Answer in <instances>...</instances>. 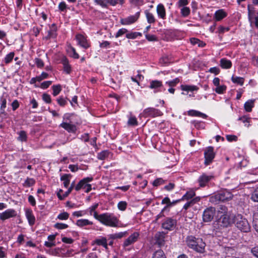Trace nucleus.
Masks as SVG:
<instances>
[{
    "instance_id": "13",
    "label": "nucleus",
    "mask_w": 258,
    "mask_h": 258,
    "mask_svg": "<svg viewBox=\"0 0 258 258\" xmlns=\"http://www.w3.org/2000/svg\"><path fill=\"white\" fill-rule=\"evenodd\" d=\"M76 39L78 42V44L83 48L86 49L89 47V45L87 42L86 38L81 34L76 35Z\"/></svg>"
},
{
    "instance_id": "54",
    "label": "nucleus",
    "mask_w": 258,
    "mask_h": 258,
    "mask_svg": "<svg viewBox=\"0 0 258 258\" xmlns=\"http://www.w3.org/2000/svg\"><path fill=\"white\" fill-rule=\"evenodd\" d=\"M163 182H164L162 178H157V179H155L154 181L153 184L155 186H157L162 184Z\"/></svg>"
},
{
    "instance_id": "39",
    "label": "nucleus",
    "mask_w": 258,
    "mask_h": 258,
    "mask_svg": "<svg viewBox=\"0 0 258 258\" xmlns=\"http://www.w3.org/2000/svg\"><path fill=\"white\" fill-rule=\"evenodd\" d=\"M108 4L114 6L117 4L122 5L124 1L123 0H105Z\"/></svg>"
},
{
    "instance_id": "40",
    "label": "nucleus",
    "mask_w": 258,
    "mask_h": 258,
    "mask_svg": "<svg viewBox=\"0 0 258 258\" xmlns=\"http://www.w3.org/2000/svg\"><path fill=\"white\" fill-rule=\"evenodd\" d=\"M226 86L225 85H219L217 86L216 88L215 89V91L218 94H221L223 93V92L226 90Z\"/></svg>"
},
{
    "instance_id": "48",
    "label": "nucleus",
    "mask_w": 258,
    "mask_h": 258,
    "mask_svg": "<svg viewBox=\"0 0 258 258\" xmlns=\"http://www.w3.org/2000/svg\"><path fill=\"white\" fill-rule=\"evenodd\" d=\"M69 216V214L67 212H63L58 215L57 218L60 220H66L68 219Z\"/></svg>"
},
{
    "instance_id": "1",
    "label": "nucleus",
    "mask_w": 258,
    "mask_h": 258,
    "mask_svg": "<svg viewBox=\"0 0 258 258\" xmlns=\"http://www.w3.org/2000/svg\"><path fill=\"white\" fill-rule=\"evenodd\" d=\"M188 246L200 253H203L205 251L206 244L201 238H196L194 237H189L187 240Z\"/></svg>"
},
{
    "instance_id": "16",
    "label": "nucleus",
    "mask_w": 258,
    "mask_h": 258,
    "mask_svg": "<svg viewBox=\"0 0 258 258\" xmlns=\"http://www.w3.org/2000/svg\"><path fill=\"white\" fill-rule=\"evenodd\" d=\"M60 126L69 132L75 133L76 131V126L69 123L63 122Z\"/></svg>"
},
{
    "instance_id": "9",
    "label": "nucleus",
    "mask_w": 258,
    "mask_h": 258,
    "mask_svg": "<svg viewBox=\"0 0 258 258\" xmlns=\"http://www.w3.org/2000/svg\"><path fill=\"white\" fill-rule=\"evenodd\" d=\"M16 215V212L14 210L8 209L0 214V219L4 221L10 218L15 217Z\"/></svg>"
},
{
    "instance_id": "31",
    "label": "nucleus",
    "mask_w": 258,
    "mask_h": 258,
    "mask_svg": "<svg viewBox=\"0 0 258 258\" xmlns=\"http://www.w3.org/2000/svg\"><path fill=\"white\" fill-rule=\"evenodd\" d=\"M181 88L182 90L186 91H197L199 89L197 86L190 85H182Z\"/></svg>"
},
{
    "instance_id": "45",
    "label": "nucleus",
    "mask_w": 258,
    "mask_h": 258,
    "mask_svg": "<svg viewBox=\"0 0 258 258\" xmlns=\"http://www.w3.org/2000/svg\"><path fill=\"white\" fill-rule=\"evenodd\" d=\"M127 123L130 125H136L138 124V121L135 117H131L129 118Z\"/></svg>"
},
{
    "instance_id": "24",
    "label": "nucleus",
    "mask_w": 258,
    "mask_h": 258,
    "mask_svg": "<svg viewBox=\"0 0 258 258\" xmlns=\"http://www.w3.org/2000/svg\"><path fill=\"white\" fill-rule=\"evenodd\" d=\"M221 194L218 193L210 198V202L213 204H217L218 202H222Z\"/></svg>"
},
{
    "instance_id": "53",
    "label": "nucleus",
    "mask_w": 258,
    "mask_h": 258,
    "mask_svg": "<svg viewBox=\"0 0 258 258\" xmlns=\"http://www.w3.org/2000/svg\"><path fill=\"white\" fill-rule=\"evenodd\" d=\"M146 38L149 41H157V38L154 35H146Z\"/></svg>"
},
{
    "instance_id": "33",
    "label": "nucleus",
    "mask_w": 258,
    "mask_h": 258,
    "mask_svg": "<svg viewBox=\"0 0 258 258\" xmlns=\"http://www.w3.org/2000/svg\"><path fill=\"white\" fill-rule=\"evenodd\" d=\"M90 224H92V222L86 219L78 220L77 221V225L80 227Z\"/></svg>"
},
{
    "instance_id": "23",
    "label": "nucleus",
    "mask_w": 258,
    "mask_h": 258,
    "mask_svg": "<svg viewBox=\"0 0 258 258\" xmlns=\"http://www.w3.org/2000/svg\"><path fill=\"white\" fill-rule=\"evenodd\" d=\"M72 177L71 174H64L63 175L61 178L60 180L61 181H63V185L65 187H68L70 184V178Z\"/></svg>"
},
{
    "instance_id": "57",
    "label": "nucleus",
    "mask_w": 258,
    "mask_h": 258,
    "mask_svg": "<svg viewBox=\"0 0 258 258\" xmlns=\"http://www.w3.org/2000/svg\"><path fill=\"white\" fill-rule=\"evenodd\" d=\"M70 48L73 52V55H72V56L74 58H79V55L76 52L75 49L71 46H70Z\"/></svg>"
},
{
    "instance_id": "29",
    "label": "nucleus",
    "mask_w": 258,
    "mask_h": 258,
    "mask_svg": "<svg viewBox=\"0 0 258 258\" xmlns=\"http://www.w3.org/2000/svg\"><path fill=\"white\" fill-rule=\"evenodd\" d=\"M162 86V82L158 80H153L151 81L149 87L151 89H157L161 87Z\"/></svg>"
},
{
    "instance_id": "64",
    "label": "nucleus",
    "mask_w": 258,
    "mask_h": 258,
    "mask_svg": "<svg viewBox=\"0 0 258 258\" xmlns=\"http://www.w3.org/2000/svg\"><path fill=\"white\" fill-rule=\"evenodd\" d=\"M253 254L258 258V247H255L251 249Z\"/></svg>"
},
{
    "instance_id": "26",
    "label": "nucleus",
    "mask_w": 258,
    "mask_h": 258,
    "mask_svg": "<svg viewBox=\"0 0 258 258\" xmlns=\"http://www.w3.org/2000/svg\"><path fill=\"white\" fill-rule=\"evenodd\" d=\"M188 114L190 116H200L204 118L207 117V115L205 114L195 110H189L188 111Z\"/></svg>"
},
{
    "instance_id": "55",
    "label": "nucleus",
    "mask_w": 258,
    "mask_h": 258,
    "mask_svg": "<svg viewBox=\"0 0 258 258\" xmlns=\"http://www.w3.org/2000/svg\"><path fill=\"white\" fill-rule=\"evenodd\" d=\"M227 140L229 142L236 141L237 140V137L235 135H227L226 136Z\"/></svg>"
},
{
    "instance_id": "22",
    "label": "nucleus",
    "mask_w": 258,
    "mask_h": 258,
    "mask_svg": "<svg viewBox=\"0 0 258 258\" xmlns=\"http://www.w3.org/2000/svg\"><path fill=\"white\" fill-rule=\"evenodd\" d=\"M220 66L223 69H229L231 67L232 63L229 60L222 58L220 60Z\"/></svg>"
},
{
    "instance_id": "28",
    "label": "nucleus",
    "mask_w": 258,
    "mask_h": 258,
    "mask_svg": "<svg viewBox=\"0 0 258 258\" xmlns=\"http://www.w3.org/2000/svg\"><path fill=\"white\" fill-rule=\"evenodd\" d=\"M26 215L30 225H33L35 223V219L34 216L33 215L32 212L28 210L26 212Z\"/></svg>"
},
{
    "instance_id": "60",
    "label": "nucleus",
    "mask_w": 258,
    "mask_h": 258,
    "mask_svg": "<svg viewBox=\"0 0 258 258\" xmlns=\"http://www.w3.org/2000/svg\"><path fill=\"white\" fill-rule=\"evenodd\" d=\"M12 106L13 107V110H15L19 106V104L18 101L17 100H14L12 103Z\"/></svg>"
},
{
    "instance_id": "38",
    "label": "nucleus",
    "mask_w": 258,
    "mask_h": 258,
    "mask_svg": "<svg viewBox=\"0 0 258 258\" xmlns=\"http://www.w3.org/2000/svg\"><path fill=\"white\" fill-rule=\"evenodd\" d=\"M146 17H147L148 22L149 23H153L155 22V20L154 17L151 13H150L148 11H146Z\"/></svg>"
},
{
    "instance_id": "43",
    "label": "nucleus",
    "mask_w": 258,
    "mask_h": 258,
    "mask_svg": "<svg viewBox=\"0 0 258 258\" xmlns=\"http://www.w3.org/2000/svg\"><path fill=\"white\" fill-rule=\"evenodd\" d=\"M14 56V53L11 52L8 54L5 58V61L6 63H8L12 61Z\"/></svg>"
},
{
    "instance_id": "46",
    "label": "nucleus",
    "mask_w": 258,
    "mask_h": 258,
    "mask_svg": "<svg viewBox=\"0 0 258 258\" xmlns=\"http://www.w3.org/2000/svg\"><path fill=\"white\" fill-rule=\"evenodd\" d=\"M181 12L183 16L186 17L189 14L190 10L187 7H183L181 9Z\"/></svg>"
},
{
    "instance_id": "52",
    "label": "nucleus",
    "mask_w": 258,
    "mask_h": 258,
    "mask_svg": "<svg viewBox=\"0 0 258 258\" xmlns=\"http://www.w3.org/2000/svg\"><path fill=\"white\" fill-rule=\"evenodd\" d=\"M179 82V79L178 78H176L173 80L169 82H167L166 84H167L169 86L173 87L175 86L177 83Z\"/></svg>"
},
{
    "instance_id": "34",
    "label": "nucleus",
    "mask_w": 258,
    "mask_h": 258,
    "mask_svg": "<svg viewBox=\"0 0 258 258\" xmlns=\"http://www.w3.org/2000/svg\"><path fill=\"white\" fill-rule=\"evenodd\" d=\"M152 258H166V256L163 251L159 249L154 252Z\"/></svg>"
},
{
    "instance_id": "32",
    "label": "nucleus",
    "mask_w": 258,
    "mask_h": 258,
    "mask_svg": "<svg viewBox=\"0 0 258 258\" xmlns=\"http://www.w3.org/2000/svg\"><path fill=\"white\" fill-rule=\"evenodd\" d=\"M95 243L99 245H102L106 249L107 248V240L105 238L102 237L101 239H97L95 240Z\"/></svg>"
},
{
    "instance_id": "59",
    "label": "nucleus",
    "mask_w": 258,
    "mask_h": 258,
    "mask_svg": "<svg viewBox=\"0 0 258 258\" xmlns=\"http://www.w3.org/2000/svg\"><path fill=\"white\" fill-rule=\"evenodd\" d=\"M195 196L194 192H187L186 195H185L183 198L184 199L188 200L189 199H191Z\"/></svg>"
},
{
    "instance_id": "14",
    "label": "nucleus",
    "mask_w": 258,
    "mask_h": 258,
    "mask_svg": "<svg viewBox=\"0 0 258 258\" xmlns=\"http://www.w3.org/2000/svg\"><path fill=\"white\" fill-rule=\"evenodd\" d=\"M138 16H131L125 19H122L120 20V23L122 25H128L136 22L138 19Z\"/></svg>"
},
{
    "instance_id": "15",
    "label": "nucleus",
    "mask_w": 258,
    "mask_h": 258,
    "mask_svg": "<svg viewBox=\"0 0 258 258\" xmlns=\"http://www.w3.org/2000/svg\"><path fill=\"white\" fill-rule=\"evenodd\" d=\"M248 19L251 23L253 22L252 19L254 18V23L255 26L258 27V13L256 16H254L253 17V15H254V11L250 8L249 6H248Z\"/></svg>"
},
{
    "instance_id": "19",
    "label": "nucleus",
    "mask_w": 258,
    "mask_h": 258,
    "mask_svg": "<svg viewBox=\"0 0 258 258\" xmlns=\"http://www.w3.org/2000/svg\"><path fill=\"white\" fill-rule=\"evenodd\" d=\"M61 61L63 66L64 71L67 74H70L71 71V66L69 64L68 59L66 57H63Z\"/></svg>"
},
{
    "instance_id": "47",
    "label": "nucleus",
    "mask_w": 258,
    "mask_h": 258,
    "mask_svg": "<svg viewBox=\"0 0 258 258\" xmlns=\"http://www.w3.org/2000/svg\"><path fill=\"white\" fill-rule=\"evenodd\" d=\"M54 227L59 229H63L68 228V225L66 224L57 223L54 225Z\"/></svg>"
},
{
    "instance_id": "7",
    "label": "nucleus",
    "mask_w": 258,
    "mask_h": 258,
    "mask_svg": "<svg viewBox=\"0 0 258 258\" xmlns=\"http://www.w3.org/2000/svg\"><path fill=\"white\" fill-rule=\"evenodd\" d=\"M165 233L163 232H158L155 235V244L161 247L165 244Z\"/></svg>"
},
{
    "instance_id": "2",
    "label": "nucleus",
    "mask_w": 258,
    "mask_h": 258,
    "mask_svg": "<svg viewBox=\"0 0 258 258\" xmlns=\"http://www.w3.org/2000/svg\"><path fill=\"white\" fill-rule=\"evenodd\" d=\"M235 226L241 231L247 232L250 230V226L247 220L240 214L234 215L233 217Z\"/></svg>"
},
{
    "instance_id": "20",
    "label": "nucleus",
    "mask_w": 258,
    "mask_h": 258,
    "mask_svg": "<svg viewBox=\"0 0 258 258\" xmlns=\"http://www.w3.org/2000/svg\"><path fill=\"white\" fill-rule=\"evenodd\" d=\"M157 12L159 17L164 19L165 17V9L162 4H159L157 7Z\"/></svg>"
},
{
    "instance_id": "3",
    "label": "nucleus",
    "mask_w": 258,
    "mask_h": 258,
    "mask_svg": "<svg viewBox=\"0 0 258 258\" xmlns=\"http://www.w3.org/2000/svg\"><path fill=\"white\" fill-rule=\"evenodd\" d=\"M100 218V222L103 224L111 227L117 226L118 220L116 217L108 214H101Z\"/></svg>"
},
{
    "instance_id": "8",
    "label": "nucleus",
    "mask_w": 258,
    "mask_h": 258,
    "mask_svg": "<svg viewBox=\"0 0 258 258\" xmlns=\"http://www.w3.org/2000/svg\"><path fill=\"white\" fill-rule=\"evenodd\" d=\"M93 180V177H86L85 178L81 180L80 181V182L77 184V185L75 186V189L77 191L79 190L81 188H86V187L89 184L88 182L91 181Z\"/></svg>"
},
{
    "instance_id": "44",
    "label": "nucleus",
    "mask_w": 258,
    "mask_h": 258,
    "mask_svg": "<svg viewBox=\"0 0 258 258\" xmlns=\"http://www.w3.org/2000/svg\"><path fill=\"white\" fill-rule=\"evenodd\" d=\"M127 203L124 201H121L118 203L117 207L121 211H124L126 208Z\"/></svg>"
},
{
    "instance_id": "10",
    "label": "nucleus",
    "mask_w": 258,
    "mask_h": 258,
    "mask_svg": "<svg viewBox=\"0 0 258 258\" xmlns=\"http://www.w3.org/2000/svg\"><path fill=\"white\" fill-rule=\"evenodd\" d=\"M144 115L155 117L161 115V112L154 108H148L144 110Z\"/></svg>"
},
{
    "instance_id": "36",
    "label": "nucleus",
    "mask_w": 258,
    "mask_h": 258,
    "mask_svg": "<svg viewBox=\"0 0 258 258\" xmlns=\"http://www.w3.org/2000/svg\"><path fill=\"white\" fill-rule=\"evenodd\" d=\"M53 95L55 96L57 95L61 91V87L60 85H53L52 86Z\"/></svg>"
},
{
    "instance_id": "63",
    "label": "nucleus",
    "mask_w": 258,
    "mask_h": 258,
    "mask_svg": "<svg viewBox=\"0 0 258 258\" xmlns=\"http://www.w3.org/2000/svg\"><path fill=\"white\" fill-rule=\"evenodd\" d=\"M126 37L127 38H129V39L135 38H136L137 37V32H134V33H131L127 34L126 35Z\"/></svg>"
},
{
    "instance_id": "49",
    "label": "nucleus",
    "mask_w": 258,
    "mask_h": 258,
    "mask_svg": "<svg viewBox=\"0 0 258 258\" xmlns=\"http://www.w3.org/2000/svg\"><path fill=\"white\" fill-rule=\"evenodd\" d=\"M35 182V181L33 178H28L25 182V185L31 186L34 184Z\"/></svg>"
},
{
    "instance_id": "42",
    "label": "nucleus",
    "mask_w": 258,
    "mask_h": 258,
    "mask_svg": "<svg viewBox=\"0 0 258 258\" xmlns=\"http://www.w3.org/2000/svg\"><path fill=\"white\" fill-rule=\"evenodd\" d=\"M251 199L254 202H258V187L255 188L252 194Z\"/></svg>"
},
{
    "instance_id": "25",
    "label": "nucleus",
    "mask_w": 258,
    "mask_h": 258,
    "mask_svg": "<svg viewBox=\"0 0 258 258\" xmlns=\"http://www.w3.org/2000/svg\"><path fill=\"white\" fill-rule=\"evenodd\" d=\"M226 16V13L223 10H220L216 12L215 18L217 21H220Z\"/></svg>"
},
{
    "instance_id": "37",
    "label": "nucleus",
    "mask_w": 258,
    "mask_h": 258,
    "mask_svg": "<svg viewBox=\"0 0 258 258\" xmlns=\"http://www.w3.org/2000/svg\"><path fill=\"white\" fill-rule=\"evenodd\" d=\"M19 135V136L18 137V140L19 141H21L22 142L26 141L27 137L26 133L25 131H20Z\"/></svg>"
},
{
    "instance_id": "21",
    "label": "nucleus",
    "mask_w": 258,
    "mask_h": 258,
    "mask_svg": "<svg viewBox=\"0 0 258 258\" xmlns=\"http://www.w3.org/2000/svg\"><path fill=\"white\" fill-rule=\"evenodd\" d=\"M227 214H228L227 208L225 206L220 205L218 209L217 217H219V216H222L223 215Z\"/></svg>"
},
{
    "instance_id": "50",
    "label": "nucleus",
    "mask_w": 258,
    "mask_h": 258,
    "mask_svg": "<svg viewBox=\"0 0 258 258\" xmlns=\"http://www.w3.org/2000/svg\"><path fill=\"white\" fill-rule=\"evenodd\" d=\"M42 99L47 103H51V100L50 96L49 95H48L46 93H44L42 95Z\"/></svg>"
},
{
    "instance_id": "35",
    "label": "nucleus",
    "mask_w": 258,
    "mask_h": 258,
    "mask_svg": "<svg viewBox=\"0 0 258 258\" xmlns=\"http://www.w3.org/2000/svg\"><path fill=\"white\" fill-rule=\"evenodd\" d=\"M231 79L232 82L234 83H236L240 85H242L243 84L244 79L243 78L238 77H234L233 76Z\"/></svg>"
},
{
    "instance_id": "58",
    "label": "nucleus",
    "mask_w": 258,
    "mask_h": 258,
    "mask_svg": "<svg viewBox=\"0 0 258 258\" xmlns=\"http://www.w3.org/2000/svg\"><path fill=\"white\" fill-rule=\"evenodd\" d=\"M209 72L211 73H214L215 74V75H217L220 72V70L219 69L217 68V67H213V68H211L210 70H209Z\"/></svg>"
},
{
    "instance_id": "62",
    "label": "nucleus",
    "mask_w": 258,
    "mask_h": 258,
    "mask_svg": "<svg viewBox=\"0 0 258 258\" xmlns=\"http://www.w3.org/2000/svg\"><path fill=\"white\" fill-rule=\"evenodd\" d=\"M127 32V30L126 29H120L118 32L117 33H116V37H118L119 36H120L121 35H123V34H124L125 33H126Z\"/></svg>"
},
{
    "instance_id": "27",
    "label": "nucleus",
    "mask_w": 258,
    "mask_h": 258,
    "mask_svg": "<svg viewBox=\"0 0 258 258\" xmlns=\"http://www.w3.org/2000/svg\"><path fill=\"white\" fill-rule=\"evenodd\" d=\"M190 41L192 45H198L199 47H204L206 45L205 42L196 38H190Z\"/></svg>"
},
{
    "instance_id": "51",
    "label": "nucleus",
    "mask_w": 258,
    "mask_h": 258,
    "mask_svg": "<svg viewBox=\"0 0 258 258\" xmlns=\"http://www.w3.org/2000/svg\"><path fill=\"white\" fill-rule=\"evenodd\" d=\"M108 155V153L107 151H103L98 154V158L100 160H104Z\"/></svg>"
},
{
    "instance_id": "17",
    "label": "nucleus",
    "mask_w": 258,
    "mask_h": 258,
    "mask_svg": "<svg viewBox=\"0 0 258 258\" xmlns=\"http://www.w3.org/2000/svg\"><path fill=\"white\" fill-rule=\"evenodd\" d=\"M212 178L211 176H207L206 174H203L199 179V182L201 186H204Z\"/></svg>"
},
{
    "instance_id": "12",
    "label": "nucleus",
    "mask_w": 258,
    "mask_h": 258,
    "mask_svg": "<svg viewBox=\"0 0 258 258\" xmlns=\"http://www.w3.org/2000/svg\"><path fill=\"white\" fill-rule=\"evenodd\" d=\"M139 236L138 233L135 232L129 236L124 242V246H127L137 240Z\"/></svg>"
},
{
    "instance_id": "18",
    "label": "nucleus",
    "mask_w": 258,
    "mask_h": 258,
    "mask_svg": "<svg viewBox=\"0 0 258 258\" xmlns=\"http://www.w3.org/2000/svg\"><path fill=\"white\" fill-rule=\"evenodd\" d=\"M220 194L222 196V202L229 201L233 198V195L228 191H223L220 192Z\"/></svg>"
},
{
    "instance_id": "61",
    "label": "nucleus",
    "mask_w": 258,
    "mask_h": 258,
    "mask_svg": "<svg viewBox=\"0 0 258 258\" xmlns=\"http://www.w3.org/2000/svg\"><path fill=\"white\" fill-rule=\"evenodd\" d=\"M35 62L37 66L38 67H42L44 66V63L42 61V60L39 58H36L35 59Z\"/></svg>"
},
{
    "instance_id": "6",
    "label": "nucleus",
    "mask_w": 258,
    "mask_h": 258,
    "mask_svg": "<svg viewBox=\"0 0 258 258\" xmlns=\"http://www.w3.org/2000/svg\"><path fill=\"white\" fill-rule=\"evenodd\" d=\"M205 164L208 165L210 164L215 157V153L214 152V148L213 147H208L205 150Z\"/></svg>"
},
{
    "instance_id": "5",
    "label": "nucleus",
    "mask_w": 258,
    "mask_h": 258,
    "mask_svg": "<svg viewBox=\"0 0 258 258\" xmlns=\"http://www.w3.org/2000/svg\"><path fill=\"white\" fill-rule=\"evenodd\" d=\"M216 209L215 208L210 207L205 210L203 214V221L205 222L211 221L215 215Z\"/></svg>"
},
{
    "instance_id": "41",
    "label": "nucleus",
    "mask_w": 258,
    "mask_h": 258,
    "mask_svg": "<svg viewBox=\"0 0 258 258\" xmlns=\"http://www.w3.org/2000/svg\"><path fill=\"white\" fill-rule=\"evenodd\" d=\"M126 233V232H120L118 233H116L114 234L110 235V238L112 239H116V238H121L123 237Z\"/></svg>"
},
{
    "instance_id": "56",
    "label": "nucleus",
    "mask_w": 258,
    "mask_h": 258,
    "mask_svg": "<svg viewBox=\"0 0 258 258\" xmlns=\"http://www.w3.org/2000/svg\"><path fill=\"white\" fill-rule=\"evenodd\" d=\"M51 83L52 82L50 81L44 82L41 84V87L43 89H46L48 88Z\"/></svg>"
},
{
    "instance_id": "11",
    "label": "nucleus",
    "mask_w": 258,
    "mask_h": 258,
    "mask_svg": "<svg viewBox=\"0 0 258 258\" xmlns=\"http://www.w3.org/2000/svg\"><path fill=\"white\" fill-rule=\"evenodd\" d=\"M176 221L171 219L167 218L162 224L163 228L167 230H171L175 226Z\"/></svg>"
},
{
    "instance_id": "4",
    "label": "nucleus",
    "mask_w": 258,
    "mask_h": 258,
    "mask_svg": "<svg viewBox=\"0 0 258 258\" xmlns=\"http://www.w3.org/2000/svg\"><path fill=\"white\" fill-rule=\"evenodd\" d=\"M233 217H234V215L232 214L223 215L217 217L218 222L221 226L227 227L233 223Z\"/></svg>"
},
{
    "instance_id": "30",
    "label": "nucleus",
    "mask_w": 258,
    "mask_h": 258,
    "mask_svg": "<svg viewBox=\"0 0 258 258\" xmlns=\"http://www.w3.org/2000/svg\"><path fill=\"white\" fill-rule=\"evenodd\" d=\"M254 106V101L250 100L246 102L244 104V109L247 112H250L252 108Z\"/></svg>"
}]
</instances>
